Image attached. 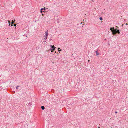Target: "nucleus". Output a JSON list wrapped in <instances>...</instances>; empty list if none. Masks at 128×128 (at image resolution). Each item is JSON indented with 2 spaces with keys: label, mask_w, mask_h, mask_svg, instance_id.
<instances>
[{
  "label": "nucleus",
  "mask_w": 128,
  "mask_h": 128,
  "mask_svg": "<svg viewBox=\"0 0 128 128\" xmlns=\"http://www.w3.org/2000/svg\"><path fill=\"white\" fill-rule=\"evenodd\" d=\"M112 35H116L117 33H118V34L120 33V30H118L116 28L115 29L114 28H112Z\"/></svg>",
  "instance_id": "nucleus-1"
},
{
  "label": "nucleus",
  "mask_w": 128,
  "mask_h": 128,
  "mask_svg": "<svg viewBox=\"0 0 128 128\" xmlns=\"http://www.w3.org/2000/svg\"><path fill=\"white\" fill-rule=\"evenodd\" d=\"M46 35L45 38H44L45 40H46L47 39L48 36V31L47 30L45 32Z\"/></svg>",
  "instance_id": "nucleus-2"
},
{
  "label": "nucleus",
  "mask_w": 128,
  "mask_h": 128,
  "mask_svg": "<svg viewBox=\"0 0 128 128\" xmlns=\"http://www.w3.org/2000/svg\"><path fill=\"white\" fill-rule=\"evenodd\" d=\"M50 46L52 47V49L53 50H54L56 48V47H54V46L51 45Z\"/></svg>",
  "instance_id": "nucleus-3"
},
{
  "label": "nucleus",
  "mask_w": 128,
  "mask_h": 128,
  "mask_svg": "<svg viewBox=\"0 0 128 128\" xmlns=\"http://www.w3.org/2000/svg\"><path fill=\"white\" fill-rule=\"evenodd\" d=\"M96 56H98V55H100V54L98 53V51H96Z\"/></svg>",
  "instance_id": "nucleus-4"
},
{
  "label": "nucleus",
  "mask_w": 128,
  "mask_h": 128,
  "mask_svg": "<svg viewBox=\"0 0 128 128\" xmlns=\"http://www.w3.org/2000/svg\"><path fill=\"white\" fill-rule=\"evenodd\" d=\"M41 108H42V110H44L45 109V108L44 107V106H42L41 107Z\"/></svg>",
  "instance_id": "nucleus-5"
},
{
  "label": "nucleus",
  "mask_w": 128,
  "mask_h": 128,
  "mask_svg": "<svg viewBox=\"0 0 128 128\" xmlns=\"http://www.w3.org/2000/svg\"><path fill=\"white\" fill-rule=\"evenodd\" d=\"M58 51L59 52H60V51H61V50L60 48H58Z\"/></svg>",
  "instance_id": "nucleus-6"
},
{
  "label": "nucleus",
  "mask_w": 128,
  "mask_h": 128,
  "mask_svg": "<svg viewBox=\"0 0 128 128\" xmlns=\"http://www.w3.org/2000/svg\"><path fill=\"white\" fill-rule=\"evenodd\" d=\"M43 8H42L41 9L40 12L41 13H42L43 12L42 10H43Z\"/></svg>",
  "instance_id": "nucleus-7"
},
{
  "label": "nucleus",
  "mask_w": 128,
  "mask_h": 128,
  "mask_svg": "<svg viewBox=\"0 0 128 128\" xmlns=\"http://www.w3.org/2000/svg\"><path fill=\"white\" fill-rule=\"evenodd\" d=\"M10 21H8V24H9V26H10Z\"/></svg>",
  "instance_id": "nucleus-8"
},
{
  "label": "nucleus",
  "mask_w": 128,
  "mask_h": 128,
  "mask_svg": "<svg viewBox=\"0 0 128 128\" xmlns=\"http://www.w3.org/2000/svg\"><path fill=\"white\" fill-rule=\"evenodd\" d=\"M100 19L101 20H103L102 18V17H100Z\"/></svg>",
  "instance_id": "nucleus-9"
},
{
  "label": "nucleus",
  "mask_w": 128,
  "mask_h": 128,
  "mask_svg": "<svg viewBox=\"0 0 128 128\" xmlns=\"http://www.w3.org/2000/svg\"><path fill=\"white\" fill-rule=\"evenodd\" d=\"M51 52H53L54 51V50H53L52 49H51Z\"/></svg>",
  "instance_id": "nucleus-10"
},
{
  "label": "nucleus",
  "mask_w": 128,
  "mask_h": 128,
  "mask_svg": "<svg viewBox=\"0 0 128 128\" xmlns=\"http://www.w3.org/2000/svg\"><path fill=\"white\" fill-rule=\"evenodd\" d=\"M14 23V22L13 20H12V24H13Z\"/></svg>",
  "instance_id": "nucleus-11"
},
{
  "label": "nucleus",
  "mask_w": 128,
  "mask_h": 128,
  "mask_svg": "<svg viewBox=\"0 0 128 128\" xmlns=\"http://www.w3.org/2000/svg\"><path fill=\"white\" fill-rule=\"evenodd\" d=\"M19 87V86H17L16 87V89H17Z\"/></svg>",
  "instance_id": "nucleus-12"
},
{
  "label": "nucleus",
  "mask_w": 128,
  "mask_h": 128,
  "mask_svg": "<svg viewBox=\"0 0 128 128\" xmlns=\"http://www.w3.org/2000/svg\"><path fill=\"white\" fill-rule=\"evenodd\" d=\"M16 24H14V26H15V27L16 26Z\"/></svg>",
  "instance_id": "nucleus-13"
},
{
  "label": "nucleus",
  "mask_w": 128,
  "mask_h": 128,
  "mask_svg": "<svg viewBox=\"0 0 128 128\" xmlns=\"http://www.w3.org/2000/svg\"><path fill=\"white\" fill-rule=\"evenodd\" d=\"M110 30H111V32H112V28H110Z\"/></svg>",
  "instance_id": "nucleus-14"
},
{
  "label": "nucleus",
  "mask_w": 128,
  "mask_h": 128,
  "mask_svg": "<svg viewBox=\"0 0 128 128\" xmlns=\"http://www.w3.org/2000/svg\"><path fill=\"white\" fill-rule=\"evenodd\" d=\"M43 10H46V8H43Z\"/></svg>",
  "instance_id": "nucleus-15"
},
{
  "label": "nucleus",
  "mask_w": 128,
  "mask_h": 128,
  "mask_svg": "<svg viewBox=\"0 0 128 128\" xmlns=\"http://www.w3.org/2000/svg\"><path fill=\"white\" fill-rule=\"evenodd\" d=\"M115 113L116 114H117V113L118 112H116Z\"/></svg>",
  "instance_id": "nucleus-16"
},
{
  "label": "nucleus",
  "mask_w": 128,
  "mask_h": 128,
  "mask_svg": "<svg viewBox=\"0 0 128 128\" xmlns=\"http://www.w3.org/2000/svg\"><path fill=\"white\" fill-rule=\"evenodd\" d=\"M42 16H44V14H42Z\"/></svg>",
  "instance_id": "nucleus-17"
},
{
  "label": "nucleus",
  "mask_w": 128,
  "mask_h": 128,
  "mask_svg": "<svg viewBox=\"0 0 128 128\" xmlns=\"http://www.w3.org/2000/svg\"><path fill=\"white\" fill-rule=\"evenodd\" d=\"M126 25H128V23H126Z\"/></svg>",
  "instance_id": "nucleus-18"
},
{
  "label": "nucleus",
  "mask_w": 128,
  "mask_h": 128,
  "mask_svg": "<svg viewBox=\"0 0 128 128\" xmlns=\"http://www.w3.org/2000/svg\"><path fill=\"white\" fill-rule=\"evenodd\" d=\"M11 26H13V25L12 24L11 25Z\"/></svg>",
  "instance_id": "nucleus-19"
},
{
  "label": "nucleus",
  "mask_w": 128,
  "mask_h": 128,
  "mask_svg": "<svg viewBox=\"0 0 128 128\" xmlns=\"http://www.w3.org/2000/svg\"><path fill=\"white\" fill-rule=\"evenodd\" d=\"M98 128H100V127H98Z\"/></svg>",
  "instance_id": "nucleus-20"
}]
</instances>
